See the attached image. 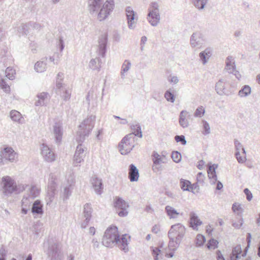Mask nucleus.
Masks as SVG:
<instances>
[{"instance_id": "f257e3e1", "label": "nucleus", "mask_w": 260, "mask_h": 260, "mask_svg": "<svg viewBox=\"0 0 260 260\" xmlns=\"http://www.w3.org/2000/svg\"><path fill=\"white\" fill-rule=\"evenodd\" d=\"M95 116L90 115L83 120L79 126L77 133L76 141L79 143L77 146L74 156V164L78 165L83 160L85 157L84 149L82 147L81 143L84 141L85 137H88L94 125Z\"/></svg>"}, {"instance_id": "f03ea898", "label": "nucleus", "mask_w": 260, "mask_h": 260, "mask_svg": "<svg viewBox=\"0 0 260 260\" xmlns=\"http://www.w3.org/2000/svg\"><path fill=\"white\" fill-rule=\"evenodd\" d=\"M127 235H123L120 238L118 233V229L116 226H111L108 228L102 239L103 245L106 247H112L117 245L119 248L126 252L128 251Z\"/></svg>"}, {"instance_id": "7ed1b4c3", "label": "nucleus", "mask_w": 260, "mask_h": 260, "mask_svg": "<svg viewBox=\"0 0 260 260\" xmlns=\"http://www.w3.org/2000/svg\"><path fill=\"white\" fill-rule=\"evenodd\" d=\"M186 233V228L181 223L172 225L168 235L170 239L168 246L170 250L175 251L180 245Z\"/></svg>"}, {"instance_id": "20e7f679", "label": "nucleus", "mask_w": 260, "mask_h": 260, "mask_svg": "<svg viewBox=\"0 0 260 260\" xmlns=\"http://www.w3.org/2000/svg\"><path fill=\"white\" fill-rule=\"evenodd\" d=\"M114 0H107L101 6L97 14L93 15L97 16L98 19L101 21L106 19L114 8Z\"/></svg>"}, {"instance_id": "39448f33", "label": "nucleus", "mask_w": 260, "mask_h": 260, "mask_svg": "<svg viewBox=\"0 0 260 260\" xmlns=\"http://www.w3.org/2000/svg\"><path fill=\"white\" fill-rule=\"evenodd\" d=\"M3 193L6 196L11 195L13 192L18 193L20 190H18L16 182L10 176H4L2 179Z\"/></svg>"}, {"instance_id": "423d86ee", "label": "nucleus", "mask_w": 260, "mask_h": 260, "mask_svg": "<svg viewBox=\"0 0 260 260\" xmlns=\"http://www.w3.org/2000/svg\"><path fill=\"white\" fill-rule=\"evenodd\" d=\"M147 18L152 26H156L160 20L159 5L157 2L151 3L148 9Z\"/></svg>"}, {"instance_id": "0eeeda50", "label": "nucleus", "mask_w": 260, "mask_h": 260, "mask_svg": "<svg viewBox=\"0 0 260 260\" xmlns=\"http://www.w3.org/2000/svg\"><path fill=\"white\" fill-rule=\"evenodd\" d=\"M134 137L133 134L125 136L119 144L118 147L121 154L125 155L131 152L134 147Z\"/></svg>"}, {"instance_id": "6e6552de", "label": "nucleus", "mask_w": 260, "mask_h": 260, "mask_svg": "<svg viewBox=\"0 0 260 260\" xmlns=\"http://www.w3.org/2000/svg\"><path fill=\"white\" fill-rule=\"evenodd\" d=\"M114 207L116 212L120 217L126 216L128 214V204L120 197H116L114 201Z\"/></svg>"}, {"instance_id": "1a4fd4ad", "label": "nucleus", "mask_w": 260, "mask_h": 260, "mask_svg": "<svg viewBox=\"0 0 260 260\" xmlns=\"http://www.w3.org/2000/svg\"><path fill=\"white\" fill-rule=\"evenodd\" d=\"M47 254L50 260H61L62 255L57 243L49 244Z\"/></svg>"}, {"instance_id": "9d476101", "label": "nucleus", "mask_w": 260, "mask_h": 260, "mask_svg": "<svg viewBox=\"0 0 260 260\" xmlns=\"http://www.w3.org/2000/svg\"><path fill=\"white\" fill-rule=\"evenodd\" d=\"M152 161L153 165L152 166V170L154 173L161 172L162 170L161 163H165L166 161L157 152L153 151L152 154Z\"/></svg>"}, {"instance_id": "9b49d317", "label": "nucleus", "mask_w": 260, "mask_h": 260, "mask_svg": "<svg viewBox=\"0 0 260 260\" xmlns=\"http://www.w3.org/2000/svg\"><path fill=\"white\" fill-rule=\"evenodd\" d=\"M93 209L91 205L89 203H86L84 205L83 211V217L84 219L81 223V228L85 229L88 225L90 220Z\"/></svg>"}, {"instance_id": "f8f14e48", "label": "nucleus", "mask_w": 260, "mask_h": 260, "mask_svg": "<svg viewBox=\"0 0 260 260\" xmlns=\"http://www.w3.org/2000/svg\"><path fill=\"white\" fill-rule=\"evenodd\" d=\"M40 193V190L35 186H32L29 188V193L24 196L23 198V204H31L33 200L38 196Z\"/></svg>"}, {"instance_id": "ddd939ff", "label": "nucleus", "mask_w": 260, "mask_h": 260, "mask_svg": "<svg viewBox=\"0 0 260 260\" xmlns=\"http://www.w3.org/2000/svg\"><path fill=\"white\" fill-rule=\"evenodd\" d=\"M1 153L2 154L4 159L10 162H14L17 158V154L11 147H5L3 149L1 150Z\"/></svg>"}, {"instance_id": "4468645a", "label": "nucleus", "mask_w": 260, "mask_h": 260, "mask_svg": "<svg viewBox=\"0 0 260 260\" xmlns=\"http://www.w3.org/2000/svg\"><path fill=\"white\" fill-rule=\"evenodd\" d=\"M103 4L102 0H88L87 9L89 13L92 15L97 14Z\"/></svg>"}, {"instance_id": "2eb2a0df", "label": "nucleus", "mask_w": 260, "mask_h": 260, "mask_svg": "<svg viewBox=\"0 0 260 260\" xmlns=\"http://www.w3.org/2000/svg\"><path fill=\"white\" fill-rule=\"evenodd\" d=\"M108 42V35L107 33L102 34L99 39V54L104 57L107 50V44Z\"/></svg>"}, {"instance_id": "dca6fc26", "label": "nucleus", "mask_w": 260, "mask_h": 260, "mask_svg": "<svg viewBox=\"0 0 260 260\" xmlns=\"http://www.w3.org/2000/svg\"><path fill=\"white\" fill-rule=\"evenodd\" d=\"M227 83L225 79H221L215 84V90L217 93L220 95H229L231 93L229 90L225 88Z\"/></svg>"}, {"instance_id": "f3484780", "label": "nucleus", "mask_w": 260, "mask_h": 260, "mask_svg": "<svg viewBox=\"0 0 260 260\" xmlns=\"http://www.w3.org/2000/svg\"><path fill=\"white\" fill-rule=\"evenodd\" d=\"M204 43L203 36L200 32L196 31L192 34L190 39V43L192 47L201 46Z\"/></svg>"}, {"instance_id": "a211bd4d", "label": "nucleus", "mask_w": 260, "mask_h": 260, "mask_svg": "<svg viewBox=\"0 0 260 260\" xmlns=\"http://www.w3.org/2000/svg\"><path fill=\"white\" fill-rule=\"evenodd\" d=\"M90 181L96 193L99 195L101 194L103 189L102 179L97 177L96 176H93L92 177Z\"/></svg>"}, {"instance_id": "6ab92c4d", "label": "nucleus", "mask_w": 260, "mask_h": 260, "mask_svg": "<svg viewBox=\"0 0 260 260\" xmlns=\"http://www.w3.org/2000/svg\"><path fill=\"white\" fill-rule=\"evenodd\" d=\"M125 12L128 28L134 29L135 27L134 20L136 13L131 7H127L125 8Z\"/></svg>"}, {"instance_id": "aec40b11", "label": "nucleus", "mask_w": 260, "mask_h": 260, "mask_svg": "<svg viewBox=\"0 0 260 260\" xmlns=\"http://www.w3.org/2000/svg\"><path fill=\"white\" fill-rule=\"evenodd\" d=\"M42 154L45 160L48 162H52L55 160V155L53 152L47 145H43L42 148Z\"/></svg>"}, {"instance_id": "412c9836", "label": "nucleus", "mask_w": 260, "mask_h": 260, "mask_svg": "<svg viewBox=\"0 0 260 260\" xmlns=\"http://www.w3.org/2000/svg\"><path fill=\"white\" fill-rule=\"evenodd\" d=\"M139 177V170L134 165L131 164L128 169V178L131 182H135L138 180Z\"/></svg>"}, {"instance_id": "4be33fe9", "label": "nucleus", "mask_w": 260, "mask_h": 260, "mask_svg": "<svg viewBox=\"0 0 260 260\" xmlns=\"http://www.w3.org/2000/svg\"><path fill=\"white\" fill-rule=\"evenodd\" d=\"M234 144L236 149L235 156L238 161L239 163H243L245 162L246 160V157L245 156H241L240 152V149H242V148H243L241 143L238 140L235 139L234 140Z\"/></svg>"}, {"instance_id": "5701e85b", "label": "nucleus", "mask_w": 260, "mask_h": 260, "mask_svg": "<svg viewBox=\"0 0 260 260\" xmlns=\"http://www.w3.org/2000/svg\"><path fill=\"white\" fill-rule=\"evenodd\" d=\"M190 226L193 230H197L198 226L202 224V221L199 218L197 215L194 212H190Z\"/></svg>"}, {"instance_id": "b1692460", "label": "nucleus", "mask_w": 260, "mask_h": 260, "mask_svg": "<svg viewBox=\"0 0 260 260\" xmlns=\"http://www.w3.org/2000/svg\"><path fill=\"white\" fill-rule=\"evenodd\" d=\"M217 168V165L213 164L208 167L207 169L208 176L210 179L211 183L215 184L217 181V177L216 173V169Z\"/></svg>"}, {"instance_id": "393cba45", "label": "nucleus", "mask_w": 260, "mask_h": 260, "mask_svg": "<svg viewBox=\"0 0 260 260\" xmlns=\"http://www.w3.org/2000/svg\"><path fill=\"white\" fill-rule=\"evenodd\" d=\"M189 115L186 110H182L179 114V122L181 127L183 128L187 127L189 126V121L187 119Z\"/></svg>"}, {"instance_id": "a878e982", "label": "nucleus", "mask_w": 260, "mask_h": 260, "mask_svg": "<svg viewBox=\"0 0 260 260\" xmlns=\"http://www.w3.org/2000/svg\"><path fill=\"white\" fill-rule=\"evenodd\" d=\"M233 60L234 58L232 56H228L225 60L226 66L225 69L229 73L235 74L236 75L235 73L237 72V71L236 70L235 62Z\"/></svg>"}, {"instance_id": "bb28decb", "label": "nucleus", "mask_w": 260, "mask_h": 260, "mask_svg": "<svg viewBox=\"0 0 260 260\" xmlns=\"http://www.w3.org/2000/svg\"><path fill=\"white\" fill-rule=\"evenodd\" d=\"M53 133L55 136L56 142L59 143L62 139V127L60 123H55L53 126Z\"/></svg>"}, {"instance_id": "cd10ccee", "label": "nucleus", "mask_w": 260, "mask_h": 260, "mask_svg": "<svg viewBox=\"0 0 260 260\" xmlns=\"http://www.w3.org/2000/svg\"><path fill=\"white\" fill-rule=\"evenodd\" d=\"M31 211L33 214L41 215L43 214V205L40 200H36L34 202L32 205Z\"/></svg>"}, {"instance_id": "c85d7f7f", "label": "nucleus", "mask_w": 260, "mask_h": 260, "mask_svg": "<svg viewBox=\"0 0 260 260\" xmlns=\"http://www.w3.org/2000/svg\"><path fill=\"white\" fill-rule=\"evenodd\" d=\"M212 55L211 49L206 48L204 51L200 53L199 56L203 64H205L207 62V58L208 59Z\"/></svg>"}, {"instance_id": "c756f323", "label": "nucleus", "mask_w": 260, "mask_h": 260, "mask_svg": "<svg viewBox=\"0 0 260 260\" xmlns=\"http://www.w3.org/2000/svg\"><path fill=\"white\" fill-rule=\"evenodd\" d=\"M165 211L170 218H176L179 214L175 209L170 206H166Z\"/></svg>"}, {"instance_id": "7c9ffc66", "label": "nucleus", "mask_w": 260, "mask_h": 260, "mask_svg": "<svg viewBox=\"0 0 260 260\" xmlns=\"http://www.w3.org/2000/svg\"><path fill=\"white\" fill-rule=\"evenodd\" d=\"M152 254L154 260H161L162 258L163 254L159 247H151Z\"/></svg>"}, {"instance_id": "2f4dec72", "label": "nucleus", "mask_w": 260, "mask_h": 260, "mask_svg": "<svg viewBox=\"0 0 260 260\" xmlns=\"http://www.w3.org/2000/svg\"><path fill=\"white\" fill-rule=\"evenodd\" d=\"M131 128L133 132L132 133L133 134V136L135 135L139 138H142V133L141 131V128L139 123L133 124L131 125Z\"/></svg>"}, {"instance_id": "473e14b6", "label": "nucleus", "mask_w": 260, "mask_h": 260, "mask_svg": "<svg viewBox=\"0 0 260 260\" xmlns=\"http://www.w3.org/2000/svg\"><path fill=\"white\" fill-rule=\"evenodd\" d=\"M251 88L249 85H244L238 92V95L240 97H246L251 93Z\"/></svg>"}, {"instance_id": "72a5a7b5", "label": "nucleus", "mask_w": 260, "mask_h": 260, "mask_svg": "<svg viewBox=\"0 0 260 260\" xmlns=\"http://www.w3.org/2000/svg\"><path fill=\"white\" fill-rule=\"evenodd\" d=\"M209 0H192L194 7L199 10H203Z\"/></svg>"}, {"instance_id": "f704fd0d", "label": "nucleus", "mask_w": 260, "mask_h": 260, "mask_svg": "<svg viewBox=\"0 0 260 260\" xmlns=\"http://www.w3.org/2000/svg\"><path fill=\"white\" fill-rule=\"evenodd\" d=\"M10 117L13 121L21 123L22 116L20 113L18 111L12 110L10 112Z\"/></svg>"}, {"instance_id": "c9c22d12", "label": "nucleus", "mask_w": 260, "mask_h": 260, "mask_svg": "<svg viewBox=\"0 0 260 260\" xmlns=\"http://www.w3.org/2000/svg\"><path fill=\"white\" fill-rule=\"evenodd\" d=\"M101 59L99 58L92 59L89 63V67L91 69L95 70L100 69L101 66L99 64Z\"/></svg>"}, {"instance_id": "e433bc0d", "label": "nucleus", "mask_w": 260, "mask_h": 260, "mask_svg": "<svg viewBox=\"0 0 260 260\" xmlns=\"http://www.w3.org/2000/svg\"><path fill=\"white\" fill-rule=\"evenodd\" d=\"M180 184L181 188L183 191H190L189 186L191 185V182L189 181L181 179L180 180Z\"/></svg>"}, {"instance_id": "4c0bfd02", "label": "nucleus", "mask_w": 260, "mask_h": 260, "mask_svg": "<svg viewBox=\"0 0 260 260\" xmlns=\"http://www.w3.org/2000/svg\"><path fill=\"white\" fill-rule=\"evenodd\" d=\"M131 63L129 61L127 60H125L122 66L121 71V76L122 78H124L125 75L124 73L127 72L131 67Z\"/></svg>"}, {"instance_id": "58836bf2", "label": "nucleus", "mask_w": 260, "mask_h": 260, "mask_svg": "<svg viewBox=\"0 0 260 260\" xmlns=\"http://www.w3.org/2000/svg\"><path fill=\"white\" fill-rule=\"evenodd\" d=\"M6 76L10 80H13L15 79L16 74L15 70L11 67H8L5 71Z\"/></svg>"}, {"instance_id": "ea45409f", "label": "nucleus", "mask_w": 260, "mask_h": 260, "mask_svg": "<svg viewBox=\"0 0 260 260\" xmlns=\"http://www.w3.org/2000/svg\"><path fill=\"white\" fill-rule=\"evenodd\" d=\"M46 68V63L44 61H38L35 65V69L37 72H43Z\"/></svg>"}, {"instance_id": "a19ab883", "label": "nucleus", "mask_w": 260, "mask_h": 260, "mask_svg": "<svg viewBox=\"0 0 260 260\" xmlns=\"http://www.w3.org/2000/svg\"><path fill=\"white\" fill-rule=\"evenodd\" d=\"M7 79L1 78L0 80V86L1 88L6 93H9L10 91V87L7 81Z\"/></svg>"}, {"instance_id": "79ce46f5", "label": "nucleus", "mask_w": 260, "mask_h": 260, "mask_svg": "<svg viewBox=\"0 0 260 260\" xmlns=\"http://www.w3.org/2000/svg\"><path fill=\"white\" fill-rule=\"evenodd\" d=\"M29 28L28 23L27 24L22 23L18 27V31L20 35H27L28 33Z\"/></svg>"}, {"instance_id": "37998d69", "label": "nucleus", "mask_w": 260, "mask_h": 260, "mask_svg": "<svg viewBox=\"0 0 260 260\" xmlns=\"http://www.w3.org/2000/svg\"><path fill=\"white\" fill-rule=\"evenodd\" d=\"M164 96L166 100L171 103H174L175 101V95L172 91H171V89H169L167 90L164 94Z\"/></svg>"}, {"instance_id": "c03bdc74", "label": "nucleus", "mask_w": 260, "mask_h": 260, "mask_svg": "<svg viewBox=\"0 0 260 260\" xmlns=\"http://www.w3.org/2000/svg\"><path fill=\"white\" fill-rule=\"evenodd\" d=\"M54 180L55 179L53 177V175L51 174L48 185V190H56V183Z\"/></svg>"}, {"instance_id": "a18cd8bd", "label": "nucleus", "mask_w": 260, "mask_h": 260, "mask_svg": "<svg viewBox=\"0 0 260 260\" xmlns=\"http://www.w3.org/2000/svg\"><path fill=\"white\" fill-rule=\"evenodd\" d=\"M55 190H48L47 191V195L46 198V200L47 202V205H50V204L53 201L54 195H55Z\"/></svg>"}, {"instance_id": "49530a36", "label": "nucleus", "mask_w": 260, "mask_h": 260, "mask_svg": "<svg viewBox=\"0 0 260 260\" xmlns=\"http://www.w3.org/2000/svg\"><path fill=\"white\" fill-rule=\"evenodd\" d=\"M202 123L203 127V131L202 132V134L204 135H207L209 134L210 133V127L209 123L207 121L203 120Z\"/></svg>"}, {"instance_id": "de8ad7c7", "label": "nucleus", "mask_w": 260, "mask_h": 260, "mask_svg": "<svg viewBox=\"0 0 260 260\" xmlns=\"http://www.w3.org/2000/svg\"><path fill=\"white\" fill-rule=\"evenodd\" d=\"M206 241L205 236L201 234H198L196 239V244L197 246H202Z\"/></svg>"}, {"instance_id": "09e8293b", "label": "nucleus", "mask_w": 260, "mask_h": 260, "mask_svg": "<svg viewBox=\"0 0 260 260\" xmlns=\"http://www.w3.org/2000/svg\"><path fill=\"white\" fill-rule=\"evenodd\" d=\"M218 244V242L214 239H210L207 244V247L208 249H213L217 248V245Z\"/></svg>"}, {"instance_id": "8fccbe9b", "label": "nucleus", "mask_w": 260, "mask_h": 260, "mask_svg": "<svg viewBox=\"0 0 260 260\" xmlns=\"http://www.w3.org/2000/svg\"><path fill=\"white\" fill-rule=\"evenodd\" d=\"M242 253V249L240 245H237L235 246L232 251V254L236 255V259L240 257V254Z\"/></svg>"}, {"instance_id": "3c124183", "label": "nucleus", "mask_w": 260, "mask_h": 260, "mask_svg": "<svg viewBox=\"0 0 260 260\" xmlns=\"http://www.w3.org/2000/svg\"><path fill=\"white\" fill-rule=\"evenodd\" d=\"M172 158L174 162L178 163L181 160V154L178 151H173L172 153Z\"/></svg>"}, {"instance_id": "603ef678", "label": "nucleus", "mask_w": 260, "mask_h": 260, "mask_svg": "<svg viewBox=\"0 0 260 260\" xmlns=\"http://www.w3.org/2000/svg\"><path fill=\"white\" fill-rule=\"evenodd\" d=\"M205 109L203 106L199 107L195 111L194 116L196 117H201L205 114Z\"/></svg>"}, {"instance_id": "864d4df0", "label": "nucleus", "mask_w": 260, "mask_h": 260, "mask_svg": "<svg viewBox=\"0 0 260 260\" xmlns=\"http://www.w3.org/2000/svg\"><path fill=\"white\" fill-rule=\"evenodd\" d=\"M232 210L233 212H237L238 215L242 213L243 210L241 207V205L237 203H235L232 205Z\"/></svg>"}, {"instance_id": "5fc2aeb1", "label": "nucleus", "mask_w": 260, "mask_h": 260, "mask_svg": "<svg viewBox=\"0 0 260 260\" xmlns=\"http://www.w3.org/2000/svg\"><path fill=\"white\" fill-rule=\"evenodd\" d=\"M71 194V191L70 190V186H66L64 187L63 192V200L64 201L68 199Z\"/></svg>"}, {"instance_id": "6e6d98bb", "label": "nucleus", "mask_w": 260, "mask_h": 260, "mask_svg": "<svg viewBox=\"0 0 260 260\" xmlns=\"http://www.w3.org/2000/svg\"><path fill=\"white\" fill-rule=\"evenodd\" d=\"M175 140L177 142H180L183 145H185L187 143L185 136L183 135H176L175 137Z\"/></svg>"}, {"instance_id": "4d7b16f0", "label": "nucleus", "mask_w": 260, "mask_h": 260, "mask_svg": "<svg viewBox=\"0 0 260 260\" xmlns=\"http://www.w3.org/2000/svg\"><path fill=\"white\" fill-rule=\"evenodd\" d=\"M29 27H31L34 29H36L39 30L42 26L38 23L34 22H28Z\"/></svg>"}, {"instance_id": "13d9d810", "label": "nucleus", "mask_w": 260, "mask_h": 260, "mask_svg": "<svg viewBox=\"0 0 260 260\" xmlns=\"http://www.w3.org/2000/svg\"><path fill=\"white\" fill-rule=\"evenodd\" d=\"M57 46L60 51H62L64 48V44L62 37H59L57 43Z\"/></svg>"}, {"instance_id": "bf43d9fd", "label": "nucleus", "mask_w": 260, "mask_h": 260, "mask_svg": "<svg viewBox=\"0 0 260 260\" xmlns=\"http://www.w3.org/2000/svg\"><path fill=\"white\" fill-rule=\"evenodd\" d=\"M205 179V176L202 172H199L197 175V183L203 184Z\"/></svg>"}, {"instance_id": "052dcab7", "label": "nucleus", "mask_w": 260, "mask_h": 260, "mask_svg": "<svg viewBox=\"0 0 260 260\" xmlns=\"http://www.w3.org/2000/svg\"><path fill=\"white\" fill-rule=\"evenodd\" d=\"M48 95H49L48 93L43 92L38 94L37 97L38 99H42V100H44L45 102H47V100L48 99Z\"/></svg>"}, {"instance_id": "680f3d73", "label": "nucleus", "mask_w": 260, "mask_h": 260, "mask_svg": "<svg viewBox=\"0 0 260 260\" xmlns=\"http://www.w3.org/2000/svg\"><path fill=\"white\" fill-rule=\"evenodd\" d=\"M31 204H27L24 205L23 204V199L22 200V209L21 212L23 214H26L27 213L28 210L29 209V207Z\"/></svg>"}, {"instance_id": "e2e57ef3", "label": "nucleus", "mask_w": 260, "mask_h": 260, "mask_svg": "<svg viewBox=\"0 0 260 260\" xmlns=\"http://www.w3.org/2000/svg\"><path fill=\"white\" fill-rule=\"evenodd\" d=\"M244 192L246 196L247 200L248 201H251L253 197L251 191L246 188L244 189Z\"/></svg>"}, {"instance_id": "0e129e2a", "label": "nucleus", "mask_w": 260, "mask_h": 260, "mask_svg": "<svg viewBox=\"0 0 260 260\" xmlns=\"http://www.w3.org/2000/svg\"><path fill=\"white\" fill-rule=\"evenodd\" d=\"M243 224V219L242 218L239 219L238 222L236 221H233L232 222V225L236 229H240L242 225Z\"/></svg>"}, {"instance_id": "69168bd1", "label": "nucleus", "mask_w": 260, "mask_h": 260, "mask_svg": "<svg viewBox=\"0 0 260 260\" xmlns=\"http://www.w3.org/2000/svg\"><path fill=\"white\" fill-rule=\"evenodd\" d=\"M62 97L65 101L69 100L71 97V92L69 90H66L63 92Z\"/></svg>"}, {"instance_id": "338daca9", "label": "nucleus", "mask_w": 260, "mask_h": 260, "mask_svg": "<svg viewBox=\"0 0 260 260\" xmlns=\"http://www.w3.org/2000/svg\"><path fill=\"white\" fill-rule=\"evenodd\" d=\"M46 103H47V102H45L44 100H43L42 99H38V100L37 101H36L35 103V105L36 106H43L46 105Z\"/></svg>"}, {"instance_id": "774afa93", "label": "nucleus", "mask_w": 260, "mask_h": 260, "mask_svg": "<svg viewBox=\"0 0 260 260\" xmlns=\"http://www.w3.org/2000/svg\"><path fill=\"white\" fill-rule=\"evenodd\" d=\"M151 231L154 234H157L160 231L159 225L158 224H155L153 226Z\"/></svg>"}]
</instances>
